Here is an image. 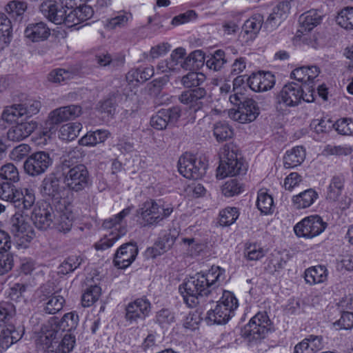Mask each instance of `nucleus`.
<instances>
[{
    "label": "nucleus",
    "mask_w": 353,
    "mask_h": 353,
    "mask_svg": "<svg viewBox=\"0 0 353 353\" xmlns=\"http://www.w3.org/2000/svg\"><path fill=\"white\" fill-rule=\"evenodd\" d=\"M224 273L225 270L217 266L205 274H196L186 279L179 288L186 305L194 307L199 303L200 296H208L216 283L224 281Z\"/></svg>",
    "instance_id": "nucleus-1"
},
{
    "label": "nucleus",
    "mask_w": 353,
    "mask_h": 353,
    "mask_svg": "<svg viewBox=\"0 0 353 353\" xmlns=\"http://www.w3.org/2000/svg\"><path fill=\"white\" fill-rule=\"evenodd\" d=\"M58 169L61 172L64 183L72 191H81L91 184L89 172L83 164L73 165L70 160L64 159Z\"/></svg>",
    "instance_id": "nucleus-2"
},
{
    "label": "nucleus",
    "mask_w": 353,
    "mask_h": 353,
    "mask_svg": "<svg viewBox=\"0 0 353 353\" xmlns=\"http://www.w3.org/2000/svg\"><path fill=\"white\" fill-rule=\"evenodd\" d=\"M272 323L265 312H258L241 330L242 336L250 345H256L265 339L271 331Z\"/></svg>",
    "instance_id": "nucleus-3"
},
{
    "label": "nucleus",
    "mask_w": 353,
    "mask_h": 353,
    "mask_svg": "<svg viewBox=\"0 0 353 353\" xmlns=\"http://www.w3.org/2000/svg\"><path fill=\"white\" fill-rule=\"evenodd\" d=\"M217 168V176L223 179L228 176L244 174L247 166L243 161L241 154L234 145L225 146Z\"/></svg>",
    "instance_id": "nucleus-4"
},
{
    "label": "nucleus",
    "mask_w": 353,
    "mask_h": 353,
    "mask_svg": "<svg viewBox=\"0 0 353 353\" xmlns=\"http://www.w3.org/2000/svg\"><path fill=\"white\" fill-rule=\"evenodd\" d=\"M238 305V301L234 294L224 292L221 301L217 303L215 308L208 311L207 319L213 324H225L234 315Z\"/></svg>",
    "instance_id": "nucleus-5"
},
{
    "label": "nucleus",
    "mask_w": 353,
    "mask_h": 353,
    "mask_svg": "<svg viewBox=\"0 0 353 353\" xmlns=\"http://www.w3.org/2000/svg\"><path fill=\"white\" fill-rule=\"evenodd\" d=\"M208 168L205 157L196 158L191 154L181 157L178 161V170L180 174L189 179L197 180L202 178Z\"/></svg>",
    "instance_id": "nucleus-6"
},
{
    "label": "nucleus",
    "mask_w": 353,
    "mask_h": 353,
    "mask_svg": "<svg viewBox=\"0 0 353 353\" xmlns=\"http://www.w3.org/2000/svg\"><path fill=\"white\" fill-rule=\"evenodd\" d=\"M281 90L276 97V108L277 111L283 114L285 108L295 106L299 104L301 99L310 103L315 101L316 90Z\"/></svg>",
    "instance_id": "nucleus-7"
},
{
    "label": "nucleus",
    "mask_w": 353,
    "mask_h": 353,
    "mask_svg": "<svg viewBox=\"0 0 353 353\" xmlns=\"http://www.w3.org/2000/svg\"><path fill=\"white\" fill-rule=\"evenodd\" d=\"M10 231L19 245L26 248L35 236L34 232L30 225L26 221V219L21 213H15L10 221Z\"/></svg>",
    "instance_id": "nucleus-8"
},
{
    "label": "nucleus",
    "mask_w": 353,
    "mask_h": 353,
    "mask_svg": "<svg viewBox=\"0 0 353 353\" xmlns=\"http://www.w3.org/2000/svg\"><path fill=\"white\" fill-rule=\"evenodd\" d=\"M327 227V223L318 215L303 219L294 227L295 234L301 237L313 238L319 235Z\"/></svg>",
    "instance_id": "nucleus-9"
},
{
    "label": "nucleus",
    "mask_w": 353,
    "mask_h": 353,
    "mask_svg": "<svg viewBox=\"0 0 353 353\" xmlns=\"http://www.w3.org/2000/svg\"><path fill=\"white\" fill-rule=\"evenodd\" d=\"M52 159L50 154L44 152H36L30 155L23 163L25 172L30 176H37L43 174L52 165Z\"/></svg>",
    "instance_id": "nucleus-10"
},
{
    "label": "nucleus",
    "mask_w": 353,
    "mask_h": 353,
    "mask_svg": "<svg viewBox=\"0 0 353 353\" xmlns=\"http://www.w3.org/2000/svg\"><path fill=\"white\" fill-rule=\"evenodd\" d=\"M173 208L165 207L157 202L150 200L145 202L140 209V214L144 221L148 225L158 223L168 217L172 212Z\"/></svg>",
    "instance_id": "nucleus-11"
},
{
    "label": "nucleus",
    "mask_w": 353,
    "mask_h": 353,
    "mask_svg": "<svg viewBox=\"0 0 353 353\" xmlns=\"http://www.w3.org/2000/svg\"><path fill=\"white\" fill-rule=\"evenodd\" d=\"M31 218L38 229L46 230L53 224L55 214L52 207L48 203L41 202L34 207Z\"/></svg>",
    "instance_id": "nucleus-12"
},
{
    "label": "nucleus",
    "mask_w": 353,
    "mask_h": 353,
    "mask_svg": "<svg viewBox=\"0 0 353 353\" xmlns=\"http://www.w3.org/2000/svg\"><path fill=\"white\" fill-rule=\"evenodd\" d=\"M259 114V110L256 103L252 99L244 100L243 104L240 105L236 110L230 112V117L241 123L254 121Z\"/></svg>",
    "instance_id": "nucleus-13"
},
{
    "label": "nucleus",
    "mask_w": 353,
    "mask_h": 353,
    "mask_svg": "<svg viewBox=\"0 0 353 353\" xmlns=\"http://www.w3.org/2000/svg\"><path fill=\"white\" fill-rule=\"evenodd\" d=\"M181 117V109L178 106L169 109H161L150 119V125L158 130H163L168 125H174Z\"/></svg>",
    "instance_id": "nucleus-14"
},
{
    "label": "nucleus",
    "mask_w": 353,
    "mask_h": 353,
    "mask_svg": "<svg viewBox=\"0 0 353 353\" xmlns=\"http://www.w3.org/2000/svg\"><path fill=\"white\" fill-rule=\"evenodd\" d=\"M138 254V248L135 243H127L120 246L114 254L113 263L114 266L125 269L135 260Z\"/></svg>",
    "instance_id": "nucleus-15"
},
{
    "label": "nucleus",
    "mask_w": 353,
    "mask_h": 353,
    "mask_svg": "<svg viewBox=\"0 0 353 353\" xmlns=\"http://www.w3.org/2000/svg\"><path fill=\"white\" fill-rule=\"evenodd\" d=\"M125 319L133 322L138 319H145L150 311V303L146 299H137L128 303L125 309Z\"/></svg>",
    "instance_id": "nucleus-16"
},
{
    "label": "nucleus",
    "mask_w": 353,
    "mask_h": 353,
    "mask_svg": "<svg viewBox=\"0 0 353 353\" xmlns=\"http://www.w3.org/2000/svg\"><path fill=\"white\" fill-rule=\"evenodd\" d=\"M82 113L81 106L71 105L57 108L48 116L50 124L58 125L70 119H74Z\"/></svg>",
    "instance_id": "nucleus-17"
},
{
    "label": "nucleus",
    "mask_w": 353,
    "mask_h": 353,
    "mask_svg": "<svg viewBox=\"0 0 353 353\" xmlns=\"http://www.w3.org/2000/svg\"><path fill=\"white\" fill-rule=\"evenodd\" d=\"M24 334L23 327L17 329L12 325H0V352L8 349L12 345L21 339Z\"/></svg>",
    "instance_id": "nucleus-18"
},
{
    "label": "nucleus",
    "mask_w": 353,
    "mask_h": 353,
    "mask_svg": "<svg viewBox=\"0 0 353 353\" xmlns=\"http://www.w3.org/2000/svg\"><path fill=\"white\" fill-rule=\"evenodd\" d=\"M39 10L45 17L54 23L60 25L63 23L65 9L61 4L60 6L54 1L47 0L41 4Z\"/></svg>",
    "instance_id": "nucleus-19"
},
{
    "label": "nucleus",
    "mask_w": 353,
    "mask_h": 353,
    "mask_svg": "<svg viewBox=\"0 0 353 353\" xmlns=\"http://www.w3.org/2000/svg\"><path fill=\"white\" fill-rule=\"evenodd\" d=\"M62 187L60 181L53 173L46 176L42 181L40 192L43 196L54 200L61 198Z\"/></svg>",
    "instance_id": "nucleus-20"
},
{
    "label": "nucleus",
    "mask_w": 353,
    "mask_h": 353,
    "mask_svg": "<svg viewBox=\"0 0 353 353\" xmlns=\"http://www.w3.org/2000/svg\"><path fill=\"white\" fill-rule=\"evenodd\" d=\"M320 74V69L315 66H302L295 68L290 74V77L301 83V86L313 88L315 79Z\"/></svg>",
    "instance_id": "nucleus-21"
},
{
    "label": "nucleus",
    "mask_w": 353,
    "mask_h": 353,
    "mask_svg": "<svg viewBox=\"0 0 353 353\" xmlns=\"http://www.w3.org/2000/svg\"><path fill=\"white\" fill-rule=\"evenodd\" d=\"M37 128V123L34 120H21L9 129L7 136L9 140L20 141L29 137Z\"/></svg>",
    "instance_id": "nucleus-22"
},
{
    "label": "nucleus",
    "mask_w": 353,
    "mask_h": 353,
    "mask_svg": "<svg viewBox=\"0 0 353 353\" xmlns=\"http://www.w3.org/2000/svg\"><path fill=\"white\" fill-rule=\"evenodd\" d=\"M185 55V50L183 48H178L172 51L168 59L159 63L157 70L161 73L177 71L181 68L180 63Z\"/></svg>",
    "instance_id": "nucleus-23"
},
{
    "label": "nucleus",
    "mask_w": 353,
    "mask_h": 353,
    "mask_svg": "<svg viewBox=\"0 0 353 353\" xmlns=\"http://www.w3.org/2000/svg\"><path fill=\"white\" fill-rule=\"evenodd\" d=\"M13 196L12 203L20 210H29L35 203V195L32 189H17Z\"/></svg>",
    "instance_id": "nucleus-24"
},
{
    "label": "nucleus",
    "mask_w": 353,
    "mask_h": 353,
    "mask_svg": "<svg viewBox=\"0 0 353 353\" xmlns=\"http://www.w3.org/2000/svg\"><path fill=\"white\" fill-rule=\"evenodd\" d=\"M24 34L30 41L39 42L48 38L50 30L44 22L32 23L26 27Z\"/></svg>",
    "instance_id": "nucleus-25"
},
{
    "label": "nucleus",
    "mask_w": 353,
    "mask_h": 353,
    "mask_svg": "<svg viewBox=\"0 0 353 353\" xmlns=\"http://www.w3.org/2000/svg\"><path fill=\"white\" fill-rule=\"evenodd\" d=\"M322 347V336L310 335L295 345L294 353H316Z\"/></svg>",
    "instance_id": "nucleus-26"
},
{
    "label": "nucleus",
    "mask_w": 353,
    "mask_h": 353,
    "mask_svg": "<svg viewBox=\"0 0 353 353\" xmlns=\"http://www.w3.org/2000/svg\"><path fill=\"white\" fill-rule=\"evenodd\" d=\"M154 74L153 67L138 68L130 71L126 75V80L132 87H139V83L145 82Z\"/></svg>",
    "instance_id": "nucleus-27"
},
{
    "label": "nucleus",
    "mask_w": 353,
    "mask_h": 353,
    "mask_svg": "<svg viewBox=\"0 0 353 353\" xmlns=\"http://www.w3.org/2000/svg\"><path fill=\"white\" fill-rule=\"evenodd\" d=\"M300 29L299 32L304 33L310 32L314 27L320 24L321 21V15L316 10H310L299 17Z\"/></svg>",
    "instance_id": "nucleus-28"
},
{
    "label": "nucleus",
    "mask_w": 353,
    "mask_h": 353,
    "mask_svg": "<svg viewBox=\"0 0 353 353\" xmlns=\"http://www.w3.org/2000/svg\"><path fill=\"white\" fill-rule=\"evenodd\" d=\"M305 158V152L302 146H296L288 150L283 157L284 166L292 168L301 164Z\"/></svg>",
    "instance_id": "nucleus-29"
},
{
    "label": "nucleus",
    "mask_w": 353,
    "mask_h": 353,
    "mask_svg": "<svg viewBox=\"0 0 353 353\" xmlns=\"http://www.w3.org/2000/svg\"><path fill=\"white\" fill-rule=\"evenodd\" d=\"M290 9V1H283L279 2L274 8L272 13L270 14L265 26L271 25L272 27L279 23L281 20L285 18L289 13Z\"/></svg>",
    "instance_id": "nucleus-30"
},
{
    "label": "nucleus",
    "mask_w": 353,
    "mask_h": 353,
    "mask_svg": "<svg viewBox=\"0 0 353 353\" xmlns=\"http://www.w3.org/2000/svg\"><path fill=\"white\" fill-rule=\"evenodd\" d=\"M317 198V192L314 190L310 188L294 196L292 202L296 208L303 209L312 205Z\"/></svg>",
    "instance_id": "nucleus-31"
},
{
    "label": "nucleus",
    "mask_w": 353,
    "mask_h": 353,
    "mask_svg": "<svg viewBox=\"0 0 353 353\" xmlns=\"http://www.w3.org/2000/svg\"><path fill=\"white\" fill-rule=\"evenodd\" d=\"M327 277V269L324 265L311 267L305 271V280L310 285L323 283Z\"/></svg>",
    "instance_id": "nucleus-32"
},
{
    "label": "nucleus",
    "mask_w": 353,
    "mask_h": 353,
    "mask_svg": "<svg viewBox=\"0 0 353 353\" xmlns=\"http://www.w3.org/2000/svg\"><path fill=\"white\" fill-rule=\"evenodd\" d=\"M43 302V310L49 314H54L61 310L65 300L61 295L52 294V296H48L47 299H41Z\"/></svg>",
    "instance_id": "nucleus-33"
},
{
    "label": "nucleus",
    "mask_w": 353,
    "mask_h": 353,
    "mask_svg": "<svg viewBox=\"0 0 353 353\" xmlns=\"http://www.w3.org/2000/svg\"><path fill=\"white\" fill-rule=\"evenodd\" d=\"M11 37V21L4 13L0 12V50L8 46Z\"/></svg>",
    "instance_id": "nucleus-34"
},
{
    "label": "nucleus",
    "mask_w": 353,
    "mask_h": 353,
    "mask_svg": "<svg viewBox=\"0 0 353 353\" xmlns=\"http://www.w3.org/2000/svg\"><path fill=\"white\" fill-rule=\"evenodd\" d=\"M344 183L345 178L343 176H334L327 189L326 199L332 202L337 201L341 195Z\"/></svg>",
    "instance_id": "nucleus-35"
},
{
    "label": "nucleus",
    "mask_w": 353,
    "mask_h": 353,
    "mask_svg": "<svg viewBox=\"0 0 353 353\" xmlns=\"http://www.w3.org/2000/svg\"><path fill=\"white\" fill-rule=\"evenodd\" d=\"M174 240L169 236L165 235L159 238L151 248L146 250L148 256L155 258L168 251L173 245Z\"/></svg>",
    "instance_id": "nucleus-36"
},
{
    "label": "nucleus",
    "mask_w": 353,
    "mask_h": 353,
    "mask_svg": "<svg viewBox=\"0 0 353 353\" xmlns=\"http://www.w3.org/2000/svg\"><path fill=\"white\" fill-rule=\"evenodd\" d=\"M109 135L110 132L106 130H97L94 132H89L79 140V143L85 146H94L104 142Z\"/></svg>",
    "instance_id": "nucleus-37"
},
{
    "label": "nucleus",
    "mask_w": 353,
    "mask_h": 353,
    "mask_svg": "<svg viewBox=\"0 0 353 353\" xmlns=\"http://www.w3.org/2000/svg\"><path fill=\"white\" fill-rule=\"evenodd\" d=\"M84 259L81 256L72 255L66 258L58 267V274L65 275L77 269Z\"/></svg>",
    "instance_id": "nucleus-38"
},
{
    "label": "nucleus",
    "mask_w": 353,
    "mask_h": 353,
    "mask_svg": "<svg viewBox=\"0 0 353 353\" xmlns=\"http://www.w3.org/2000/svg\"><path fill=\"white\" fill-rule=\"evenodd\" d=\"M214 135L219 142H223L232 138L234 132L232 128L225 121H219L214 124Z\"/></svg>",
    "instance_id": "nucleus-39"
},
{
    "label": "nucleus",
    "mask_w": 353,
    "mask_h": 353,
    "mask_svg": "<svg viewBox=\"0 0 353 353\" xmlns=\"http://www.w3.org/2000/svg\"><path fill=\"white\" fill-rule=\"evenodd\" d=\"M125 232L126 230L125 228H120L116 233L112 232L109 236L106 235L104 238L95 243V249L97 250H104L111 248L121 236L125 234Z\"/></svg>",
    "instance_id": "nucleus-40"
},
{
    "label": "nucleus",
    "mask_w": 353,
    "mask_h": 353,
    "mask_svg": "<svg viewBox=\"0 0 353 353\" xmlns=\"http://www.w3.org/2000/svg\"><path fill=\"white\" fill-rule=\"evenodd\" d=\"M263 16L259 13L253 14L246 20L243 29L246 34H256L261 30L263 23Z\"/></svg>",
    "instance_id": "nucleus-41"
},
{
    "label": "nucleus",
    "mask_w": 353,
    "mask_h": 353,
    "mask_svg": "<svg viewBox=\"0 0 353 353\" xmlns=\"http://www.w3.org/2000/svg\"><path fill=\"white\" fill-rule=\"evenodd\" d=\"M82 125L80 123H71L63 125L60 129V137L63 140L72 141L79 134Z\"/></svg>",
    "instance_id": "nucleus-42"
},
{
    "label": "nucleus",
    "mask_w": 353,
    "mask_h": 353,
    "mask_svg": "<svg viewBox=\"0 0 353 353\" xmlns=\"http://www.w3.org/2000/svg\"><path fill=\"white\" fill-rule=\"evenodd\" d=\"M337 23L347 30H353V7L342 9L336 17Z\"/></svg>",
    "instance_id": "nucleus-43"
},
{
    "label": "nucleus",
    "mask_w": 353,
    "mask_h": 353,
    "mask_svg": "<svg viewBox=\"0 0 353 353\" xmlns=\"http://www.w3.org/2000/svg\"><path fill=\"white\" fill-rule=\"evenodd\" d=\"M28 8L25 1L12 0L9 1L5 7L6 12L12 17L21 19Z\"/></svg>",
    "instance_id": "nucleus-44"
},
{
    "label": "nucleus",
    "mask_w": 353,
    "mask_h": 353,
    "mask_svg": "<svg viewBox=\"0 0 353 353\" xmlns=\"http://www.w3.org/2000/svg\"><path fill=\"white\" fill-rule=\"evenodd\" d=\"M132 19V14L125 12H119L117 16L106 21L105 26L108 29L123 28L125 26L129 20Z\"/></svg>",
    "instance_id": "nucleus-45"
},
{
    "label": "nucleus",
    "mask_w": 353,
    "mask_h": 353,
    "mask_svg": "<svg viewBox=\"0 0 353 353\" xmlns=\"http://www.w3.org/2000/svg\"><path fill=\"white\" fill-rule=\"evenodd\" d=\"M23 117L24 115L21 105L14 104L6 108L2 113L1 119L7 123H12Z\"/></svg>",
    "instance_id": "nucleus-46"
},
{
    "label": "nucleus",
    "mask_w": 353,
    "mask_h": 353,
    "mask_svg": "<svg viewBox=\"0 0 353 353\" xmlns=\"http://www.w3.org/2000/svg\"><path fill=\"white\" fill-rule=\"evenodd\" d=\"M273 203V198L271 195L263 190L259 192L256 205L262 213L268 214L270 212Z\"/></svg>",
    "instance_id": "nucleus-47"
},
{
    "label": "nucleus",
    "mask_w": 353,
    "mask_h": 353,
    "mask_svg": "<svg viewBox=\"0 0 353 353\" xmlns=\"http://www.w3.org/2000/svg\"><path fill=\"white\" fill-rule=\"evenodd\" d=\"M175 320L174 314L168 308H163L156 314V323L162 328H166Z\"/></svg>",
    "instance_id": "nucleus-48"
},
{
    "label": "nucleus",
    "mask_w": 353,
    "mask_h": 353,
    "mask_svg": "<svg viewBox=\"0 0 353 353\" xmlns=\"http://www.w3.org/2000/svg\"><path fill=\"white\" fill-rule=\"evenodd\" d=\"M0 177L10 182H17L19 174L17 168L12 163H7L0 169Z\"/></svg>",
    "instance_id": "nucleus-49"
},
{
    "label": "nucleus",
    "mask_w": 353,
    "mask_h": 353,
    "mask_svg": "<svg viewBox=\"0 0 353 353\" xmlns=\"http://www.w3.org/2000/svg\"><path fill=\"white\" fill-rule=\"evenodd\" d=\"M205 79L202 73L190 72L183 77L182 83L185 88H194L200 86Z\"/></svg>",
    "instance_id": "nucleus-50"
},
{
    "label": "nucleus",
    "mask_w": 353,
    "mask_h": 353,
    "mask_svg": "<svg viewBox=\"0 0 353 353\" xmlns=\"http://www.w3.org/2000/svg\"><path fill=\"white\" fill-rule=\"evenodd\" d=\"M225 62L224 51L218 50L206 61V65L211 70L218 71Z\"/></svg>",
    "instance_id": "nucleus-51"
},
{
    "label": "nucleus",
    "mask_w": 353,
    "mask_h": 353,
    "mask_svg": "<svg viewBox=\"0 0 353 353\" xmlns=\"http://www.w3.org/2000/svg\"><path fill=\"white\" fill-rule=\"evenodd\" d=\"M219 223L223 226H229L238 218V210L236 208H227L220 212Z\"/></svg>",
    "instance_id": "nucleus-52"
},
{
    "label": "nucleus",
    "mask_w": 353,
    "mask_h": 353,
    "mask_svg": "<svg viewBox=\"0 0 353 353\" xmlns=\"http://www.w3.org/2000/svg\"><path fill=\"white\" fill-rule=\"evenodd\" d=\"M101 294V288L97 285L91 286L82 295V305L83 307H89L96 302Z\"/></svg>",
    "instance_id": "nucleus-53"
},
{
    "label": "nucleus",
    "mask_w": 353,
    "mask_h": 353,
    "mask_svg": "<svg viewBox=\"0 0 353 353\" xmlns=\"http://www.w3.org/2000/svg\"><path fill=\"white\" fill-rule=\"evenodd\" d=\"M334 129L342 135L350 136L353 134V119L343 118L337 120L334 123Z\"/></svg>",
    "instance_id": "nucleus-54"
},
{
    "label": "nucleus",
    "mask_w": 353,
    "mask_h": 353,
    "mask_svg": "<svg viewBox=\"0 0 353 353\" xmlns=\"http://www.w3.org/2000/svg\"><path fill=\"white\" fill-rule=\"evenodd\" d=\"M23 115L26 118L37 114L41 107V102L34 99H27L25 102L20 103Z\"/></svg>",
    "instance_id": "nucleus-55"
},
{
    "label": "nucleus",
    "mask_w": 353,
    "mask_h": 353,
    "mask_svg": "<svg viewBox=\"0 0 353 353\" xmlns=\"http://www.w3.org/2000/svg\"><path fill=\"white\" fill-rule=\"evenodd\" d=\"M54 226L60 232H69L72 226V219L66 214H61L56 218L53 223Z\"/></svg>",
    "instance_id": "nucleus-56"
},
{
    "label": "nucleus",
    "mask_w": 353,
    "mask_h": 353,
    "mask_svg": "<svg viewBox=\"0 0 353 353\" xmlns=\"http://www.w3.org/2000/svg\"><path fill=\"white\" fill-rule=\"evenodd\" d=\"M205 95V90H186L181 94L179 99L183 103H190L196 102Z\"/></svg>",
    "instance_id": "nucleus-57"
},
{
    "label": "nucleus",
    "mask_w": 353,
    "mask_h": 353,
    "mask_svg": "<svg viewBox=\"0 0 353 353\" xmlns=\"http://www.w3.org/2000/svg\"><path fill=\"white\" fill-rule=\"evenodd\" d=\"M61 334L58 330V326L54 325L50 326V328L46 329L43 336H41V339L42 341H45V344L46 347L48 345L52 344L58 343V339L61 338Z\"/></svg>",
    "instance_id": "nucleus-58"
},
{
    "label": "nucleus",
    "mask_w": 353,
    "mask_h": 353,
    "mask_svg": "<svg viewBox=\"0 0 353 353\" xmlns=\"http://www.w3.org/2000/svg\"><path fill=\"white\" fill-rule=\"evenodd\" d=\"M79 323V316L76 312L65 314L60 322V326L64 330L70 331L77 327Z\"/></svg>",
    "instance_id": "nucleus-59"
},
{
    "label": "nucleus",
    "mask_w": 353,
    "mask_h": 353,
    "mask_svg": "<svg viewBox=\"0 0 353 353\" xmlns=\"http://www.w3.org/2000/svg\"><path fill=\"white\" fill-rule=\"evenodd\" d=\"M242 189V185L236 179H232L223 185L222 192L225 196L230 197L241 193Z\"/></svg>",
    "instance_id": "nucleus-60"
},
{
    "label": "nucleus",
    "mask_w": 353,
    "mask_h": 353,
    "mask_svg": "<svg viewBox=\"0 0 353 353\" xmlns=\"http://www.w3.org/2000/svg\"><path fill=\"white\" fill-rule=\"evenodd\" d=\"M131 208H127L123 209L121 212L114 216L105 219L103 223V227L106 229H110L117 224H119L122 220L130 213Z\"/></svg>",
    "instance_id": "nucleus-61"
},
{
    "label": "nucleus",
    "mask_w": 353,
    "mask_h": 353,
    "mask_svg": "<svg viewBox=\"0 0 353 353\" xmlns=\"http://www.w3.org/2000/svg\"><path fill=\"white\" fill-rule=\"evenodd\" d=\"M13 265L14 259L11 253H0V276L10 271Z\"/></svg>",
    "instance_id": "nucleus-62"
},
{
    "label": "nucleus",
    "mask_w": 353,
    "mask_h": 353,
    "mask_svg": "<svg viewBox=\"0 0 353 353\" xmlns=\"http://www.w3.org/2000/svg\"><path fill=\"white\" fill-rule=\"evenodd\" d=\"M14 185L10 182H6L0 184V199L8 202L12 203L13 196L15 194L17 191Z\"/></svg>",
    "instance_id": "nucleus-63"
},
{
    "label": "nucleus",
    "mask_w": 353,
    "mask_h": 353,
    "mask_svg": "<svg viewBox=\"0 0 353 353\" xmlns=\"http://www.w3.org/2000/svg\"><path fill=\"white\" fill-rule=\"evenodd\" d=\"M171 49V45L168 42L160 43L152 46L149 52V57L154 59L165 55Z\"/></svg>",
    "instance_id": "nucleus-64"
}]
</instances>
